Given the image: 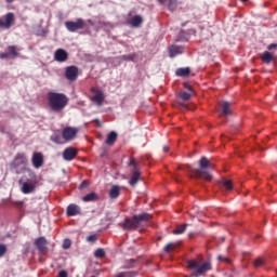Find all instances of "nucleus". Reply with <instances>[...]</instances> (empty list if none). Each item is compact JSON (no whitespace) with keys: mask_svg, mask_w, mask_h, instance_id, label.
I'll return each mask as SVG.
<instances>
[{"mask_svg":"<svg viewBox=\"0 0 277 277\" xmlns=\"http://www.w3.org/2000/svg\"><path fill=\"white\" fill-rule=\"evenodd\" d=\"M58 277H68V273L65 271H62L58 273Z\"/></svg>","mask_w":277,"mask_h":277,"instance_id":"a18cd8bd","label":"nucleus"},{"mask_svg":"<svg viewBox=\"0 0 277 277\" xmlns=\"http://www.w3.org/2000/svg\"><path fill=\"white\" fill-rule=\"evenodd\" d=\"M15 21L14 13H6L4 19L0 17V28L10 29Z\"/></svg>","mask_w":277,"mask_h":277,"instance_id":"9b49d317","label":"nucleus"},{"mask_svg":"<svg viewBox=\"0 0 277 277\" xmlns=\"http://www.w3.org/2000/svg\"><path fill=\"white\" fill-rule=\"evenodd\" d=\"M8 252V247L4 243H0V258L4 256Z\"/></svg>","mask_w":277,"mask_h":277,"instance_id":"f704fd0d","label":"nucleus"},{"mask_svg":"<svg viewBox=\"0 0 277 277\" xmlns=\"http://www.w3.org/2000/svg\"><path fill=\"white\" fill-rule=\"evenodd\" d=\"M179 245L174 243V242H170L168 243L164 248H163V251L166 253H171L172 251H174L176 249Z\"/></svg>","mask_w":277,"mask_h":277,"instance_id":"c85d7f7f","label":"nucleus"},{"mask_svg":"<svg viewBox=\"0 0 277 277\" xmlns=\"http://www.w3.org/2000/svg\"><path fill=\"white\" fill-rule=\"evenodd\" d=\"M121 195V187L118 185H113L108 192V196L111 200H116Z\"/></svg>","mask_w":277,"mask_h":277,"instance_id":"a211bd4d","label":"nucleus"},{"mask_svg":"<svg viewBox=\"0 0 277 277\" xmlns=\"http://www.w3.org/2000/svg\"><path fill=\"white\" fill-rule=\"evenodd\" d=\"M181 106H184V104H180Z\"/></svg>","mask_w":277,"mask_h":277,"instance_id":"6e6d98bb","label":"nucleus"},{"mask_svg":"<svg viewBox=\"0 0 277 277\" xmlns=\"http://www.w3.org/2000/svg\"><path fill=\"white\" fill-rule=\"evenodd\" d=\"M184 88H185L186 90H188L190 94H193V95L195 94V93H194V89L192 88V85H189V83H184Z\"/></svg>","mask_w":277,"mask_h":277,"instance_id":"37998d69","label":"nucleus"},{"mask_svg":"<svg viewBox=\"0 0 277 277\" xmlns=\"http://www.w3.org/2000/svg\"><path fill=\"white\" fill-rule=\"evenodd\" d=\"M18 184L22 185L21 192L25 195L32 194L37 188V174H35V179H27L26 175H23L18 180Z\"/></svg>","mask_w":277,"mask_h":277,"instance_id":"423d86ee","label":"nucleus"},{"mask_svg":"<svg viewBox=\"0 0 277 277\" xmlns=\"http://www.w3.org/2000/svg\"><path fill=\"white\" fill-rule=\"evenodd\" d=\"M187 228V224H184V225H180L177 226L174 230H173V234L174 235H181L183 233H185V229Z\"/></svg>","mask_w":277,"mask_h":277,"instance_id":"2f4dec72","label":"nucleus"},{"mask_svg":"<svg viewBox=\"0 0 277 277\" xmlns=\"http://www.w3.org/2000/svg\"><path fill=\"white\" fill-rule=\"evenodd\" d=\"M220 107H221V116L227 117V116L233 115V111L230 110V103L222 102L220 104Z\"/></svg>","mask_w":277,"mask_h":277,"instance_id":"aec40b11","label":"nucleus"},{"mask_svg":"<svg viewBox=\"0 0 277 277\" xmlns=\"http://www.w3.org/2000/svg\"><path fill=\"white\" fill-rule=\"evenodd\" d=\"M213 163H211L209 161V159H207V157H201V159L199 160V169H194L192 168V166L187 164V166H180L179 170H184L185 172L190 173V177H197V179H202L206 181H211L213 180V175H211V173H209V171H207L208 168L213 169Z\"/></svg>","mask_w":277,"mask_h":277,"instance_id":"f257e3e1","label":"nucleus"},{"mask_svg":"<svg viewBox=\"0 0 277 277\" xmlns=\"http://www.w3.org/2000/svg\"><path fill=\"white\" fill-rule=\"evenodd\" d=\"M69 103V98L66 94L49 92L48 93V105L53 113L63 111Z\"/></svg>","mask_w":277,"mask_h":277,"instance_id":"20e7f679","label":"nucleus"},{"mask_svg":"<svg viewBox=\"0 0 277 277\" xmlns=\"http://www.w3.org/2000/svg\"><path fill=\"white\" fill-rule=\"evenodd\" d=\"M69 58V54L66 50H63V48H58L54 52V60L58 63H65Z\"/></svg>","mask_w":277,"mask_h":277,"instance_id":"f8f14e48","label":"nucleus"},{"mask_svg":"<svg viewBox=\"0 0 277 277\" xmlns=\"http://www.w3.org/2000/svg\"><path fill=\"white\" fill-rule=\"evenodd\" d=\"M29 160L25 153H18L15 155L13 161L10 163V168L16 174L27 173L28 177L36 179V173L28 168Z\"/></svg>","mask_w":277,"mask_h":277,"instance_id":"f03ea898","label":"nucleus"},{"mask_svg":"<svg viewBox=\"0 0 277 277\" xmlns=\"http://www.w3.org/2000/svg\"><path fill=\"white\" fill-rule=\"evenodd\" d=\"M260 58L264 64L268 65L275 61L274 52H263V54H261Z\"/></svg>","mask_w":277,"mask_h":277,"instance_id":"4be33fe9","label":"nucleus"},{"mask_svg":"<svg viewBox=\"0 0 277 277\" xmlns=\"http://www.w3.org/2000/svg\"><path fill=\"white\" fill-rule=\"evenodd\" d=\"M168 151H170V147L164 146V147H163V153H168Z\"/></svg>","mask_w":277,"mask_h":277,"instance_id":"de8ad7c7","label":"nucleus"},{"mask_svg":"<svg viewBox=\"0 0 277 277\" xmlns=\"http://www.w3.org/2000/svg\"><path fill=\"white\" fill-rule=\"evenodd\" d=\"M106 256V251L103 248H98L97 250L94 251V258L96 259H102Z\"/></svg>","mask_w":277,"mask_h":277,"instance_id":"c756f323","label":"nucleus"},{"mask_svg":"<svg viewBox=\"0 0 277 277\" xmlns=\"http://www.w3.org/2000/svg\"><path fill=\"white\" fill-rule=\"evenodd\" d=\"M117 138H118V134L116 132H110L107 135L105 143L109 146H113L117 142Z\"/></svg>","mask_w":277,"mask_h":277,"instance_id":"393cba45","label":"nucleus"},{"mask_svg":"<svg viewBox=\"0 0 277 277\" xmlns=\"http://www.w3.org/2000/svg\"><path fill=\"white\" fill-rule=\"evenodd\" d=\"M187 267L189 269H195L193 272V274L190 275L192 277H200V276L207 274V272L211 271V263L203 262L202 264H200L196 260H190L187 262Z\"/></svg>","mask_w":277,"mask_h":277,"instance_id":"39448f33","label":"nucleus"},{"mask_svg":"<svg viewBox=\"0 0 277 277\" xmlns=\"http://www.w3.org/2000/svg\"><path fill=\"white\" fill-rule=\"evenodd\" d=\"M141 177H142L141 171L140 170H133L132 175H131L130 181H129V185L135 187L138 184Z\"/></svg>","mask_w":277,"mask_h":277,"instance_id":"f3484780","label":"nucleus"},{"mask_svg":"<svg viewBox=\"0 0 277 277\" xmlns=\"http://www.w3.org/2000/svg\"><path fill=\"white\" fill-rule=\"evenodd\" d=\"M100 199V196L96 193H90L82 197L83 202H91V201H96Z\"/></svg>","mask_w":277,"mask_h":277,"instance_id":"a878e982","label":"nucleus"},{"mask_svg":"<svg viewBox=\"0 0 277 277\" xmlns=\"http://www.w3.org/2000/svg\"><path fill=\"white\" fill-rule=\"evenodd\" d=\"M91 92L94 94H98V92H102V90H98L97 88H91Z\"/></svg>","mask_w":277,"mask_h":277,"instance_id":"49530a36","label":"nucleus"},{"mask_svg":"<svg viewBox=\"0 0 277 277\" xmlns=\"http://www.w3.org/2000/svg\"><path fill=\"white\" fill-rule=\"evenodd\" d=\"M276 49H277V43H269L267 45V50L271 51V52H273V50H276Z\"/></svg>","mask_w":277,"mask_h":277,"instance_id":"79ce46f5","label":"nucleus"},{"mask_svg":"<svg viewBox=\"0 0 277 277\" xmlns=\"http://www.w3.org/2000/svg\"><path fill=\"white\" fill-rule=\"evenodd\" d=\"M129 166L133 167V170H138L137 168V161L134 158H130Z\"/></svg>","mask_w":277,"mask_h":277,"instance_id":"4c0bfd02","label":"nucleus"},{"mask_svg":"<svg viewBox=\"0 0 277 277\" xmlns=\"http://www.w3.org/2000/svg\"><path fill=\"white\" fill-rule=\"evenodd\" d=\"M248 0H241V2H247Z\"/></svg>","mask_w":277,"mask_h":277,"instance_id":"5fc2aeb1","label":"nucleus"},{"mask_svg":"<svg viewBox=\"0 0 277 277\" xmlns=\"http://www.w3.org/2000/svg\"><path fill=\"white\" fill-rule=\"evenodd\" d=\"M122 277H134V274L131 272H124L122 273Z\"/></svg>","mask_w":277,"mask_h":277,"instance_id":"c03bdc74","label":"nucleus"},{"mask_svg":"<svg viewBox=\"0 0 277 277\" xmlns=\"http://www.w3.org/2000/svg\"><path fill=\"white\" fill-rule=\"evenodd\" d=\"M189 74H192V69L189 67H179L175 71L177 77H187Z\"/></svg>","mask_w":277,"mask_h":277,"instance_id":"5701e85b","label":"nucleus"},{"mask_svg":"<svg viewBox=\"0 0 277 277\" xmlns=\"http://www.w3.org/2000/svg\"><path fill=\"white\" fill-rule=\"evenodd\" d=\"M97 238H98L97 235H91L87 237V241L94 242L97 240Z\"/></svg>","mask_w":277,"mask_h":277,"instance_id":"ea45409f","label":"nucleus"},{"mask_svg":"<svg viewBox=\"0 0 277 277\" xmlns=\"http://www.w3.org/2000/svg\"><path fill=\"white\" fill-rule=\"evenodd\" d=\"M134 14V11H129L128 16H132Z\"/></svg>","mask_w":277,"mask_h":277,"instance_id":"8fccbe9b","label":"nucleus"},{"mask_svg":"<svg viewBox=\"0 0 277 277\" xmlns=\"http://www.w3.org/2000/svg\"><path fill=\"white\" fill-rule=\"evenodd\" d=\"M92 277H95V276H92Z\"/></svg>","mask_w":277,"mask_h":277,"instance_id":"4d7b16f0","label":"nucleus"},{"mask_svg":"<svg viewBox=\"0 0 277 277\" xmlns=\"http://www.w3.org/2000/svg\"><path fill=\"white\" fill-rule=\"evenodd\" d=\"M65 77L70 82L77 81L79 77V67H76V65H69V67H66Z\"/></svg>","mask_w":277,"mask_h":277,"instance_id":"1a4fd4ad","label":"nucleus"},{"mask_svg":"<svg viewBox=\"0 0 277 277\" xmlns=\"http://www.w3.org/2000/svg\"><path fill=\"white\" fill-rule=\"evenodd\" d=\"M90 187V182L89 181H83L80 185H79V189L83 190L85 188Z\"/></svg>","mask_w":277,"mask_h":277,"instance_id":"c9c22d12","label":"nucleus"},{"mask_svg":"<svg viewBox=\"0 0 277 277\" xmlns=\"http://www.w3.org/2000/svg\"><path fill=\"white\" fill-rule=\"evenodd\" d=\"M31 163L34 168L40 169L44 164V156L41 153H34Z\"/></svg>","mask_w":277,"mask_h":277,"instance_id":"4468645a","label":"nucleus"},{"mask_svg":"<svg viewBox=\"0 0 277 277\" xmlns=\"http://www.w3.org/2000/svg\"><path fill=\"white\" fill-rule=\"evenodd\" d=\"M176 8H179V0H169L168 9L171 12L176 11Z\"/></svg>","mask_w":277,"mask_h":277,"instance_id":"bb28decb","label":"nucleus"},{"mask_svg":"<svg viewBox=\"0 0 277 277\" xmlns=\"http://www.w3.org/2000/svg\"><path fill=\"white\" fill-rule=\"evenodd\" d=\"M34 245L38 249L40 254H47L49 251V241L45 237H39L35 240Z\"/></svg>","mask_w":277,"mask_h":277,"instance_id":"9d476101","label":"nucleus"},{"mask_svg":"<svg viewBox=\"0 0 277 277\" xmlns=\"http://www.w3.org/2000/svg\"><path fill=\"white\" fill-rule=\"evenodd\" d=\"M159 4L166 3V0H157Z\"/></svg>","mask_w":277,"mask_h":277,"instance_id":"09e8293b","label":"nucleus"},{"mask_svg":"<svg viewBox=\"0 0 277 277\" xmlns=\"http://www.w3.org/2000/svg\"><path fill=\"white\" fill-rule=\"evenodd\" d=\"M127 24L132 28H138L144 24V17L142 15H133V17L127 19Z\"/></svg>","mask_w":277,"mask_h":277,"instance_id":"2eb2a0df","label":"nucleus"},{"mask_svg":"<svg viewBox=\"0 0 277 277\" xmlns=\"http://www.w3.org/2000/svg\"><path fill=\"white\" fill-rule=\"evenodd\" d=\"M67 216H75L81 214V208L77 205H69L66 210Z\"/></svg>","mask_w":277,"mask_h":277,"instance_id":"6ab92c4d","label":"nucleus"},{"mask_svg":"<svg viewBox=\"0 0 277 277\" xmlns=\"http://www.w3.org/2000/svg\"><path fill=\"white\" fill-rule=\"evenodd\" d=\"M192 96H194V94L187 92H180L177 94V97L182 98L183 101H189L192 100Z\"/></svg>","mask_w":277,"mask_h":277,"instance_id":"7c9ffc66","label":"nucleus"},{"mask_svg":"<svg viewBox=\"0 0 277 277\" xmlns=\"http://www.w3.org/2000/svg\"><path fill=\"white\" fill-rule=\"evenodd\" d=\"M71 247V240L70 239H66L63 242V249L68 250Z\"/></svg>","mask_w":277,"mask_h":277,"instance_id":"e433bc0d","label":"nucleus"},{"mask_svg":"<svg viewBox=\"0 0 277 277\" xmlns=\"http://www.w3.org/2000/svg\"><path fill=\"white\" fill-rule=\"evenodd\" d=\"M11 58L9 52H0V60Z\"/></svg>","mask_w":277,"mask_h":277,"instance_id":"58836bf2","label":"nucleus"},{"mask_svg":"<svg viewBox=\"0 0 277 277\" xmlns=\"http://www.w3.org/2000/svg\"><path fill=\"white\" fill-rule=\"evenodd\" d=\"M217 260L221 261V262L230 264V259H228V258H224V256H222V255H219V256H217Z\"/></svg>","mask_w":277,"mask_h":277,"instance_id":"a19ab883","label":"nucleus"},{"mask_svg":"<svg viewBox=\"0 0 277 277\" xmlns=\"http://www.w3.org/2000/svg\"><path fill=\"white\" fill-rule=\"evenodd\" d=\"M265 263H266V262H265L264 259L258 258V259L253 262V265H254L255 268H258V267L263 266Z\"/></svg>","mask_w":277,"mask_h":277,"instance_id":"473e14b6","label":"nucleus"},{"mask_svg":"<svg viewBox=\"0 0 277 277\" xmlns=\"http://www.w3.org/2000/svg\"><path fill=\"white\" fill-rule=\"evenodd\" d=\"M79 131L80 130L78 128L67 127V128L63 129L62 137L67 142L72 141L77 137Z\"/></svg>","mask_w":277,"mask_h":277,"instance_id":"6e6552de","label":"nucleus"},{"mask_svg":"<svg viewBox=\"0 0 277 277\" xmlns=\"http://www.w3.org/2000/svg\"><path fill=\"white\" fill-rule=\"evenodd\" d=\"M105 93L103 91L97 92L93 97H91V101L94 102L97 106H102L105 102Z\"/></svg>","mask_w":277,"mask_h":277,"instance_id":"412c9836","label":"nucleus"},{"mask_svg":"<svg viewBox=\"0 0 277 277\" xmlns=\"http://www.w3.org/2000/svg\"><path fill=\"white\" fill-rule=\"evenodd\" d=\"M8 54L10 55V58L15 60L19 56V52H17L16 45H8Z\"/></svg>","mask_w":277,"mask_h":277,"instance_id":"b1692460","label":"nucleus"},{"mask_svg":"<svg viewBox=\"0 0 277 277\" xmlns=\"http://www.w3.org/2000/svg\"><path fill=\"white\" fill-rule=\"evenodd\" d=\"M135 57V54H123V56H121V58L127 62H133Z\"/></svg>","mask_w":277,"mask_h":277,"instance_id":"72a5a7b5","label":"nucleus"},{"mask_svg":"<svg viewBox=\"0 0 277 277\" xmlns=\"http://www.w3.org/2000/svg\"><path fill=\"white\" fill-rule=\"evenodd\" d=\"M185 48L183 45H170V48H168L169 56L171 58H174L177 55L183 54Z\"/></svg>","mask_w":277,"mask_h":277,"instance_id":"dca6fc26","label":"nucleus"},{"mask_svg":"<svg viewBox=\"0 0 277 277\" xmlns=\"http://www.w3.org/2000/svg\"><path fill=\"white\" fill-rule=\"evenodd\" d=\"M58 138H60V137H55V138L53 140V142L58 143Z\"/></svg>","mask_w":277,"mask_h":277,"instance_id":"864d4df0","label":"nucleus"},{"mask_svg":"<svg viewBox=\"0 0 277 277\" xmlns=\"http://www.w3.org/2000/svg\"><path fill=\"white\" fill-rule=\"evenodd\" d=\"M65 28L69 32H76L78 30L85 28V22L83 19H81V17H78V19H76V22H65Z\"/></svg>","mask_w":277,"mask_h":277,"instance_id":"0eeeda50","label":"nucleus"},{"mask_svg":"<svg viewBox=\"0 0 277 277\" xmlns=\"http://www.w3.org/2000/svg\"><path fill=\"white\" fill-rule=\"evenodd\" d=\"M78 156V149L75 147H68L63 151V159L65 161H72L77 158Z\"/></svg>","mask_w":277,"mask_h":277,"instance_id":"ddd939ff","label":"nucleus"},{"mask_svg":"<svg viewBox=\"0 0 277 277\" xmlns=\"http://www.w3.org/2000/svg\"><path fill=\"white\" fill-rule=\"evenodd\" d=\"M115 277H123V274L120 273V274L116 275Z\"/></svg>","mask_w":277,"mask_h":277,"instance_id":"603ef678","label":"nucleus"},{"mask_svg":"<svg viewBox=\"0 0 277 277\" xmlns=\"http://www.w3.org/2000/svg\"><path fill=\"white\" fill-rule=\"evenodd\" d=\"M6 3L11 4L14 2V0H5Z\"/></svg>","mask_w":277,"mask_h":277,"instance_id":"3c124183","label":"nucleus"},{"mask_svg":"<svg viewBox=\"0 0 277 277\" xmlns=\"http://www.w3.org/2000/svg\"><path fill=\"white\" fill-rule=\"evenodd\" d=\"M151 220H153V215L151 214H149V213H142V214L133 215L132 217L126 219L119 225L124 230H135L138 227L144 226L145 224H147Z\"/></svg>","mask_w":277,"mask_h":277,"instance_id":"7ed1b4c3","label":"nucleus"},{"mask_svg":"<svg viewBox=\"0 0 277 277\" xmlns=\"http://www.w3.org/2000/svg\"><path fill=\"white\" fill-rule=\"evenodd\" d=\"M221 184L226 190H233V181L230 180H222Z\"/></svg>","mask_w":277,"mask_h":277,"instance_id":"cd10ccee","label":"nucleus"}]
</instances>
